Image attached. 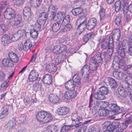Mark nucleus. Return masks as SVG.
Returning a JSON list of instances; mask_svg holds the SVG:
<instances>
[{"mask_svg":"<svg viewBox=\"0 0 132 132\" xmlns=\"http://www.w3.org/2000/svg\"><path fill=\"white\" fill-rule=\"evenodd\" d=\"M36 117L38 121L44 124L50 122L53 118L51 114L44 111L38 112L36 114Z\"/></svg>","mask_w":132,"mask_h":132,"instance_id":"nucleus-1","label":"nucleus"},{"mask_svg":"<svg viewBox=\"0 0 132 132\" xmlns=\"http://www.w3.org/2000/svg\"><path fill=\"white\" fill-rule=\"evenodd\" d=\"M67 47L64 45H56L54 47L53 51L55 54H61L67 53Z\"/></svg>","mask_w":132,"mask_h":132,"instance_id":"nucleus-2","label":"nucleus"},{"mask_svg":"<svg viewBox=\"0 0 132 132\" xmlns=\"http://www.w3.org/2000/svg\"><path fill=\"white\" fill-rule=\"evenodd\" d=\"M108 108L110 111L114 112L115 114L120 113L124 110L123 107H121L118 106L117 104L114 103L109 104Z\"/></svg>","mask_w":132,"mask_h":132,"instance_id":"nucleus-3","label":"nucleus"},{"mask_svg":"<svg viewBox=\"0 0 132 132\" xmlns=\"http://www.w3.org/2000/svg\"><path fill=\"white\" fill-rule=\"evenodd\" d=\"M92 70L89 66L85 65L81 69V73L82 77L86 81L88 78V76L90 73L89 70Z\"/></svg>","mask_w":132,"mask_h":132,"instance_id":"nucleus-4","label":"nucleus"},{"mask_svg":"<svg viewBox=\"0 0 132 132\" xmlns=\"http://www.w3.org/2000/svg\"><path fill=\"white\" fill-rule=\"evenodd\" d=\"M14 10L11 8L7 9L4 13V16L5 18L10 19H13L15 15Z\"/></svg>","mask_w":132,"mask_h":132,"instance_id":"nucleus-5","label":"nucleus"},{"mask_svg":"<svg viewBox=\"0 0 132 132\" xmlns=\"http://www.w3.org/2000/svg\"><path fill=\"white\" fill-rule=\"evenodd\" d=\"M71 119L73 121L75 122V125L76 127L82 125L83 123L80 122L82 120L81 117L79 116L76 113H72L71 116Z\"/></svg>","mask_w":132,"mask_h":132,"instance_id":"nucleus-6","label":"nucleus"},{"mask_svg":"<svg viewBox=\"0 0 132 132\" xmlns=\"http://www.w3.org/2000/svg\"><path fill=\"white\" fill-rule=\"evenodd\" d=\"M100 61L96 60L94 57H91L89 59V66L92 71H94L98 67V63Z\"/></svg>","mask_w":132,"mask_h":132,"instance_id":"nucleus-7","label":"nucleus"},{"mask_svg":"<svg viewBox=\"0 0 132 132\" xmlns=\"http://www.w3.org/2000/svg\"><path fill=\"white\" fill-rule=\"evenodd\" d=\"M65 15V14L63 12H59L57 15L55 13H54L52 15V19L56 21H60L64 18Z\"/></svg>","mask_w":132,"mask_h":132,"instance_id":"nucleus-8","label":"nucleus"},{"mask_svg":"<svg viewBox=\"0 0 132 132\" xmlns=\"http://www.w3.org/2000/svg\"><path fill=\"white\" fill-rule=\"evenodd\" d=\"M97 20L95 18H92L88 21L86 28L88 30L93 29L97 24Z\"/></svg>","mask_w":132,"mask_h":132,"instance_id":"nucleus-9","label":"nucleus"},{"mask_svg":"<svg viewBox=\"0 0 132 132\" xmlns=\"http://www.w3.org/2000/svg\"><path fill=\"white\" fill-rule=\"evenodd\" d=\"M69 111L68 108L65 107H60L57 110L56 113L59 115L64 116L68 114Z\"/></svg>","mask_w":132,"mask_h":132,"instance_id":"nucleus-10","label":"nucleus"},{"mask_svg":"<svg viewBox=\"0 0 132 132\" xmlns=\"http://www.w3.org/2000/svg\"><path fill=\"white\" fill-rule=\"evenodd\" d=\"M38 73L36 70H33L30 73L29 79L30 81L32 82L37 79L38 77Z\"/></svg>","mask_w":132,"mask_h":132,"instance_id":"nucleus-11","label":"nucleus"},{"mask_svg":"<svg viewBox=\"0 0 132 132\" xmlns=\"http://www.w3.org/2000/svg\"><path fill=\"white\" fill-rule=\"evenodd\" d=\"M12 21L10 22V24L15 26L19 25L22 20L21 16L18 15H15Z\"/></svg>","mask_w":132,"mask_h":132,"instance_id":"nucleus-12","label":"nucleus"},{"mask_svg":"<svg viewBox=\"0 0 132 132\" xmlns=\"http://www.w3.org/2000/svg\"><path fill=\"white\" fill-rule=\"evenodd\" d=\"M75 84L72 80H69L65 83V88L68 90L72 91H76L74 90Z\"/></svg>","mask_w":132,"mask_h":132,"instance_id":"nucleus-13","label":"nucleus"},{"mask_svg":"<svg viewBox=\"0 0 132 132\" xmlns=\"http://www.w3.org/2000/svg\"><path fill=\"white\" fill-rule=\"evenodd\" d=\"M77 96L76 91L68 90L65 92L64 96L67 99H70L75 98Z\"/></svg>","mask_w":132,"mask_h":132,"instance_id":"nucleus-14","label":"nucleus"},{"mask_svg":"<svg viewBox=\"0 0 132 132\" xmlns=\"http://www.w3.org/2000/svg\"><path fill=\"white\" fill-rule=\"evenodd\" d=\"M16 125V121L15 119L13 118L8 121L6 127L7 129L9 130H11L15 127Z\"/></svg>","mask_w":132,"mask_h":132,"instance_id":"nucleus-15","label":"nucleus"},{"mask_svg":"<svg viewBox=\"0 0 132 132\" xmlns=\"http://www.w3.org/2000/svg\"><path fill=\"white\" fill-rule=\"evenodd\" d=\"M52 77L51 75L48 74L45 75L43 78V82L48 85L51 84L52 81Z\"/></svg>","mask_w":132,"mask_h":132,"instance_id":"nucleus-16","label":"nucleus"},{"mask_svg":"<svg viewBox=\"0 0 132 132\" xmlns=\"http://www.w3.org/2000/svg\"><path fill=\"white\" fill-rule=\"evenodd\" d=\"M32 48V44L31 40L28 39L26 40L24 43V45L23 46V50L26 51L30 50Z\"/></svg>","mask_w":132,"mask_h":132,"instance_id":"nucleus-17","label":"nucleus"},{"mask_svg":"<svg viewBox=\"0 0 132 132\" xmlns=\"http://www.w3.org/2000/svg\"><path fill=\"white\" fill-rule=\"evenodd\" d=\"M128 122V121L126 120L121 124H119L118 122V125H117L118 131L122 132L124 129L127 128L129 124Z\"/></svg>","mask_w":132,"mask_h":132,"instance_id":"nucleus-18","label":"nucleus"},{"mask_svg":"<svg viewBox=\"0 0 132 132\" xmlns=\"http://www.w3.org/2000/svg\"><path fill=\"white\" fill-rule=\"evenodd\" d=\"M13 61L10 59L6 58L3 59L2 61L3 65L5 67H9L13 66L14 63Z\"/></svg>","mask_w":132,"mask_h":132,"instance_id":"nucleus-19","label":"nucleus"},{"mask_svg":"<svg viewBox=\"0 0 132 132\" xmlns=\"http://www.w3.org/2000/svg\"><path fill=\"white\" fill-rule=\"evenodd\" d=\"M11 40L10 36L6 34L3 35L2 37L1 41L2 44L4 46H6L10 43Z\"/></svg>","mask_w":132,"mask_h":132,"instance_id":"nucleus-20","label":"nucleus"},{"mask_svg":"<svg viewBox=\"0 0 132 132\" xmlns=\"http://www.w3.org/2000/svg\"><path fill=\"white\" fill-rule=\"evenodd\" d=\"M46 70L50 72H55L57 68L56 65L53 63H51L46 65Z\"/></svg>","mask_w":132,"mask_h":132,"instance_id":"nucleus-21","label":"nucleus"},{"mask_svg":"<svg viewBox=\"0 0 132 132\" xmlns=\"http://www.w3.org/2000/svg\"><path fill=\"white\" fill-rule=\"evenodd\" d=\"M117 48L120 54V55L122 57H124L126 52L127 53V49L126 47H122L121 45L119 44L117 45Z\"/></svg>","mask_w":132,"mask_h":132,"instance_id":"nucleus-22","label":"nucleus"},{"mask_svg":"<svg viewBox=\"0 0 132 132\" xmlns=\"http://www.w3.org/2000/svg\"><path fill=\"white\" fill-rule=\"evenodd\" d=\"M24 18L27 20L30 17L31 11L29 7H25L23 10Z\"/></svg>","mask_w":132,"mask_h":132,"instance_id":"nucleus-23","label":"nucleus"},{"mask_svg":"<svg viewBox=\"0 0 132 132\" xmlns=\"http://www.w3.org/2000/svg\"><path fill=\"white\" fill-rule=\"evenodd\" d=\"M47 17V16L46 13L43 12L41 13L39 17V22H40L41 24H44L46 22Z\"/></svg>","mask_w":132,"mask_h":132,"instance_id":"nucleus-24","label":"nucleus"},{"mask_svg":"<svg viewBox=\"0 0 132 132\" xmlns=\"http://www.w3.org/2000/svg\"><path fill=\"white\" fill-rule=\"evenodd\" d=\"M49 99L53 103L58 102L59 101V98L55 94H51L49 95Z\"/></svg>","mask_w":132,"mask_h":132,"instance_id":"nucleus-25","label":"nucleus"},{"mask_svg":"<svg viewBox=\"0 0 132 132\" xmlns=\"http://www.w3.org/2000/svg\"><path fill=\"white\" fill-rule=\"evenodd\" d=\"M108 48L110 52V54L112 55L113 51L114 45L113 43V39L112 37H109V39L108 43Z\"/></svg>","mask_w":132,"mask_h":132,"instance_id":"nucleus-26","label":"nucleus"},{"mask_svg":"<svg viewBox=\"0 0 132 132\" xmlns=\"http://www.w3.org/2000/svg\"><path fill=\"white\" fill-rule=\"evenodd\" d=\"M93 120H89L86 121L83 123V125L81 126L80 128L78 130V132H85L87 128V126H85V124H87L89 123H92L93 122Z\"/></svg>","mask_w":132,"mask_h":132,"instance_id":"nucleus-27","label":"nucleus"},{"mask_svg":"<svg viewBox=\"0 0 132 132\" xmlns=\"http://www.w3.org/2000/svg\"><path fill=\"white\" fill-rule=\"evenodd\" d=\"M118 125V122H113L109 125L107 127L106 129L111 131L114 129L118 130L117 125Z\"/></svg>","mask_w":132,"mask_h":132,"instance_id":"nucleus-28","label":"nucleus"},{"mask_svg":"<svg viewBox=\"0 0 132 132\" xmlns=\"http://www.w3.org/2000/svg\"><path fill=\"white\" fill-rule=\"evenodd\" d=\"M9 59L13 61L14 62H16L19 60L17 55L14 52H10L9 53Z\"/></svg>","mask_w":132,"mask_h":132,"instance_id":"nucleus-29","label":"nucleus"},{"mask_svg":"<svg viewBox=\"0 0 132 132\" xmlns=\"http://www.w3.org/2000/svg\"><path fill=\"white\" fill-rule=\"evenodd\" d=\"M61 24L60 21H57L54 23L52 26V29L53 31L55 32L57 31L60 28Z\"/></svg>","mask_w":132,"mask_h":132,"instance_id":"nucleus-30","label":"nucleus"},{"mask_svg":"<svg viewBox=\"0 0 132 132\" xmlns=\"http://www.w3.org/2000/svg\"><path fill=\"white\" fill-rule=\"evenodd\" d=\"M94 34L93 32H91L84 35L83 37V40L85 43H86L90 39L93 38Z\"/></svg>","mask_w":132,"mask_h":132,"instance_id":"nucleus-31","label":"nucleus"},{"mask_svg":"<svg viewBox=\"0 0 132 132\" xmlns=\"http://www.w3.org/2000/svg\"><path fill=\"white\" fill-rule=\"evenodd\" d=\"M89 132H99L100 130V128L99 125L90 126L88 129Z\"/></svg>","mask_w":132,"mask_h":132,"instance_id":"nucleus-32","label":"nucleus"},{"mask_svg":"<svg viewBox=\"0 0 132 132\" xmlns=\"http://www.w3.org/2000/svg\"><path fill=\"white\" fill-rule=\"evenodd\" d=\"M117 93L121 96L122 97H125L127 93V92L125 90L121 87H119L117 90Z\"/></svg>","mask_w":132,"mask_h":132,"instance_id":"nucleus-33","label":"nucleus"},{"mask_svg":"<svg viewBox=\"0 0 132 132\" xmlns=\"http://www.w3.org/2000/svg\"><path fill=\"white\" fill-rule=\"evenodd\" d=\"M94 96L95 98L97 100H103L105 98L104 95L100 92H95L94 94Z\"/></svg>","mask_w":132,"mask_h":132,"instance_id":"nucleus-34","label":"nucleus"},{"mask_svg":"<svg viewBox=\"0 0 132 132\" xmlns=\"http://www.w3.org/2000/svg\"><path fill=\"white\" fill-rule=\"evenodd\" d=\"M82 11V8L78 7L72 10V12L74 15H77L81 14Z\"/></svg>","mask_w":132,"mask_h":132,"instance_id":"nucleus-35","label":"nucleus"},{"mask_svg":"<svg viewBox=\"0 0 132 132\" xmlns=\"http://www.w3.org/2000/svg\"><path fill=\"white\" fill-rule=\"evenodd\" d=\"M108 81L109 85L112 88H115L116 87L117 84L116 81L114 79L110 77L108 79Z\"/></svg>","mask_w":132,"mask_h":132,"instance_id":"nucleus-36","label":"nucleus"},{"mask_svg":"<svg viewBox=\"0 0 132 132\" xmlns=\"http://www.w3.org/2000/svg\"><path fill=\"white\" fill-rule=\"evenodd\" d=\"M86 18L84 16H81L79 17L77 20L76 22V24L77 25H79V24L83 23L85 22H86Z\"/></svg>","mask_w":132,"mask_h":132,"instance_id":"nucleus-37","label":"nucleus"},{"mask_svg":"<svg viewBox=\"0 0 132 132\" xmlns=\"http://www.w3.org/2000/svg\"><path fill=\"white\" fill-rule=\"evenodd\" d=\"M73 81L74 83H77L78 85H80V78L78 75L75 74L72 77Z\"/></svg>","mask_w":132,"mask_h":132,"instance_id":"nucleus-38","label":"nucleus"},{"mask_svg":"<svg viewBox=\"0 0 132 132\" xmlns=\"http://www.w3.org/2000/svg\"><path fill=\"white\" fill-rule=\"evenodd\" d=\"M70 16L69 15H67L63 19L62 24L63 26H65L67 25L70 22Z\"/></svg>","mask_w":132,"mask_h":132,"instance_id":"nucleus-39","label":"nucleus"},{"mask_svg":"<svg viewBox=\"0 0 132 132\" xmlns=\"http://www.w3.org/2000/svg\"><path fill=\"white\" fill-rule=\"evenodd\" d=\"M109 39H104L102 40L101 43V47L103 49H106L108 45Z\"/></svg>","mask_w":132,"mask_h":132,"instance_id":"nucleus-40","label":"nucleus"},{"mask_svg":"<svg viewBox=\"0 0 132 132\" xmlns=\"http://www.w3.org/2000/svg\"><path fill=\"white\" fill-rule=\"evenodd\" d=\"M87 22H85L83 23L79 24V25H77L78 26V29L80 33L83 32L85 30Z\"/></svg>","mask_w":132,"mask_h":132,"instance_id":"nucleus-41","label":"nucleus"},{"mask_svg":"<svg viewBox=\"0 0 132 132\" xmlns=\"http://www.w3.org/2000/svg\"><path fill=\"white\" fill-rule=\"evenodd\" d=\"M98 113L100 116H106L108 113V111L105 109H101L99 110Z\"/></svg>","mask_w":132,"mask_h":132,"instance_id":"nucleus-42","label":"nucleus"},{"mask_svg":"<svg viewBox=\"0 0 132 132\" xmlns=\"http://www.w3.org/2000/svg\"><path fill=\"white\" fill-rule=\"evenodd\" d=\"M7 29V26L4 24H1L0 25V35H2L4 33Z\"/></svg>","mask_w":132,"mask_h":132,"instance_id":"nucleus-43","label":"nucleus"},{"mask_svg":"<svg viewBox=\"0 0 132 132\" xmlns=\"http://www.w3.org/2000/svg\"><path fill=\"white\" fill-rule=\"evenodd\" d=\"M99 91L101 93H103V95H106L108 93V90L106 87L103 86L100 88Z\"/></svg>","mask_w":132,"mask_h":132,"instance_id":"nucleus-44","label":"nucleus"},{"mask_svg":"<svg viewBox=\"0 0 132 132\" xmlns=\"http://www.w3.org/2000/svg\"><path fill=\"white\" fill-rule=\"evenodd\" d=\"M40 23V22H39L36 23L34 26L33 29L38 31H39L41 28V25L43 24Z\"/></svg>","mask_w":132,"mask_h":132,"instance_id":"nucleus-45","label":"nucleus"},{"mask_svg":"<svg viewBox=\"0 0 132 132\" xmlns=\"http://www.w3.org/2000/svg\"><path fill=\"white\" fill-rule=\"evenodd\" d=\"M121 2L119 0L117 1L115 3V10L116 12H119L120 9Z\"/></svg>","mask_w":132,"mask_h":132,"instance_id":"nucleus-46","label":"nucleus"},{"mask_svg":"<svg viewBox=\"0 0 132 132\" xmlns=\"http://www.w3.org/2000/svg\"><path fill=\"white\" fill-rule=\"evenodd\" d=\"M38 32L33 29H31L30 32V34L31 37L33 38L36 37L38 34Z\"/></svg>","mask_w":132,"mask_h":132,"instance_id":"nucleus-47","label":"nucleus"},{"mask_svg":"<svg viewBox=\"0 0 132 132\" xmlns=\"http://www.w3.org/2000/svg\"><path fill=\"white\" fill-rule=\"evenodd\" d=\"M10 106L8 105H6L3 106L1 112L8 114Z\"/></svg>","mask_w":132,"mask_h":132,"instance_id":"nucleus-48","label":"nucleus"},{"mask_svg":"<svg viewBox=\"0 0 132 132\" xmlns=\"http://www.w3.org/2000/svg\"><path fill=\"white\" fill-rule=\"evenodd\" d=\"M100 20L102 19L105 15V10L103 9H101L99 11Z\"/></svg>","mask_w":132,"mask_h":132,"instance_id":"nucleus-49","label":"nucleus"},{"mask_svg":"<svg viewBox=\"0 0 132 132\" xmlns=\"http://www.w3.org/2000/svg\"><path fill=\"white\" fill-rule=\"evenodd\" d=\"M95 58L97 61H101L102 60V57L101 56V54L100 52L97 53L94 55Z\"/></svg>","mask_w":132,"mask_h":132,"instance_id":"nucleus-50","label":"nucleus"},{"mask_svg":"<svg viewBox=\"0 0 132 132\" xmlns=\"http://www.w3.org/2000/svg\"><path fill=\"white\" fill-rule=\"evenodd\" d=\"M121 16L119 15L116 16V17L115 19L114 22L116 25H119L120 24L121 21Z\"/></svg>","mask_w":132,"mask_h":132,"instance_id":"nucleus-51","label":"nucleus"},{"mask_svg":"<svg viewBox=\"0 0 132 132\" xmlns=\"http://www.w3.org/2000/svg\"><path fill=\"white\" fill-rule=\"evenodd\" d=\"M72 126L71 125L65 126H63L61 128L60 132H67L70 129V127H72Z\"/></svg>","mask_w":132,"mask_h":132,"instance_id":"nucleus-52","label":"nucleus"},{"mask_svg":"<svg viewBox=\"0 0 132 132\" xmlns=\"http://www.w3.org/2000/svg\"><path fill=\"white\" fill-rule=\"evenodd\" d=\"M33 89L35 91H37L40 89L41 85L37 83H35L33 85Z\"/></svg>","mask_w":132,"mask_h":132,"instance_id":"nucleus-53","label":"nucleus"},{"mask_svg":"<svg viewBox=\"0 0 132 132\" xmlns=\"http://www.w3.org/2000/svg\"><path fill=\"white\" fill-rule=\"evenodd\" d=\"M13 2L15 5L19 6L23 3L24 0H13Z\"/></svg>","mask_w":132,"mask_h":132,"instance_id":"nucleus-54","label":"nucleus"},{"mask_svg":"<svg viewBox=\"0 0 132 132\" xmlns=\"http://www.w3.org/2000/svg\"><path fill=\"white\" fill-rule=\"evenodd\" d=\"M19 39V38L17 34L16 33L13 34L11 38V40L13 42H15L18 40Z\"/></svg>","mask_w":132,"mask_h":132,"instance_id":"nucleus-55","label":"nucleus"},{"mask_svg":"<svg viewBox=\"0 0 132 132\" xmlns=\"http://www.w3.org/2000/svg\"><path fill=\"white\" fill-rule=\"evenodd\" d=\"M52 132H60L58 127L55 125H51Z\"/></svg>","mask_w":132,"mask_h":132,"instance_id":"nucleus-56","label":"nucleus"},{"mask_svg":"<svg viewBox=\"0 0 132 132\" xmlns=\"http://www.w3.org/2000/svg\"><path fill=\"white\" fill-rule=\"evenodd\" d=\"M129 41L126 40H123L121 42V45L122 47L124 48V47H127V46L129 45Z\"/></svg>","mask_w":132,"mask_h":132,"instance_id":"nucleus-57","label":"nucleus"},{"mask_svg":"<svg viewBox=\"0 0 132 132\" xmlns=\"http://www.w3.org/2000/svg\"><path fill=\"white\" fill-rule=\"evenodd\" d=\"M122 86V88H123L127 89L128 92H129L128 91H130L129 89V86H131V85L129 86L128 83L126 81H125V82H123Z\"/></svg>","mask_w":132,"mask_h":132,"instance_id":"nucleus-58","label":"nucleus"},{"mask_svg":"<svg viewBox=\"0 0 132 132\" xmlns=\"http://www.w3.org/2000/svg\"><path fill=\"white\" fill-rule=\"evenodd\" d=\"M72 27V25L70 24H67L64 28L63 30L64 31H69L71 30Z\"/></svg>","mask_w":132,"mask_h":132,"instance_id":"nucleus-59","label":"nucleus"},{"mask_svg":"<svg viewBox=\"0 0 132 132\" xmlns=\"http://www.w3.org/2000/svg\"><path fill=\"white\" fill-rule=\"evenodd\" d=\"M101 106V108H105L107 107L108 106V107L109 105V103L107 102H103L101 101L100 103Z\"/></svg>","mask_w":132,"mask_h":132,"instance_id":"nucleus-60","label":"nucleus"},{"mask_svg":"<svg viewBox=\"0 0 132 132\" xmlns=\"http://www.w3.org/2000/svg\"><path fill=\"white\" fill-rule=\"evenodd\" d=\"M16 33L17 34L18 37L20 39L23 36L24 33V30H19Z\"/></svg>","mask_w":132,"mask_h":132,"instance_id":"nucleus-61","label":"nucleus"},{"mask_svg":"<svg viewBox=\"0 0 132 132\" xmlns=\"http://www.w3.org/2000/svg\"><path fill=\"white\" fill-rule=\"evenodd\" d=\"M8 83L6 81H4L1 85V88L2 89H5L8 87Z\"/></svg>","mask_w":132,"mask_h":132,"instance_id":"nucleus-62","label":"nucleus"},{"mask_svg":"<svg viewBox=\"0 0 132 132\" xmlns=\"http://www.w3.org/2000/svg\"><path fill=\"white\" fill-rule=\"evenodd\" d=\"M127 53L132 56V43L130 44V46L128 48Z\"/></svg>","mask_w":132,"mask_h":132,"instance_id":"nucleus-63","label":"nucleus"},{"mask_svg":"<svg viewBox=\"0 0 132 132\" xmlns=\"http://www.w3.org/2000/svg\"><path fill=\"white\" fill-rule=\"evenodd\" d=\"M127 70L130 74L132 73V65H129L127 66Z\"/></svg>","mask_w":132,"mask_h":132,"instance_id":"nucleus-64","label":"nucleus"}]
</instances>
